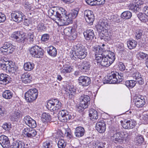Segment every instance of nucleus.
<instances>
[{
    "instance_id": "nucleus-24",
    "label": "nucleus",
    "mask_w": 148,
    "mask_h": 148,
    "mask_svg": "<svg viewBox=\"0 0 148 148\" xmlns=\"http://www.w3.org/2000/svg\"><path fill=\"white\" fill-rule=\"evenodd\" d=\"M96 128L99 133L103 132L106 129V124L104 122L102 121L96 123Z\"/></svg>"
},
{
    "instance_id": "nucleus-13",
    "label": "nucleus",
    "mask_w": 148,
    "mask_h": 148,
    "mask_svg": "<svg viewBox=\"0 0 148 148\" xmlns=\"http://www.w3.org/2000/svg\"><path fill=\"white\" fill-rule=\"evenodd\" d=\"M79 106L83 108H86L88 107L90 103V97L86 95H83L79 98Z\"/></svg>"
},
{
    "instance_id": "nucleus-53",
    "label": "nucleus",
    "mask_w": 148,
    "mask_h": 148,
    "mask_svg": "<svg viewBox=\"0 0 148 148\" xmlns=\"http://www.w3.org/2000/svg\"><path fill=\"white\" fill-rule=\"evenodd\" d=\"M66 145V142L63 139L60 140L58 141V148H64Z\"/></svg>"
},
{
    "instance_id": "nucleus-37",
    "label": "nucleus",
    "mask_w": 148,
    "mask_h": 148,
    "mask_svg": "<svg viewBox=\"0 0 148 148\" xmlns=\"http://www.w3.org/2000/svg\"><path fill=\"white\" fill-rule=\"evenodd\" d=\"M97 31L100 33L103 32L107 28L104 22H102L96 26Z\"/></svg>"
},
{
    "instance_id": "nucleus-3",
    "label": "nucleus",
    "mask_w": 148,
    "mask_h": 148,
    "mask_svg": "<svg viewBox=\"0 0 148 148\" xmlns=\"http://www.w3.org/2000/svg\"><path fill=\"white\" fill-rule=\"evenodd\" d=\"M95 59L97 60V64L99 67H107L112 63L108 59L103 55V54H99L96 56Z\"/></svg>"
},
{
    "instance_id": "nucleus-28",
    "label": "nucleus",
    "mask_w": 148,
    "mask_h": 148,
    "mask_svg": "<svg viewBox=\"0 0 148 148\" xmlns=\"http://www.w3.org/2000/svg\"><path fill=\"white\" fill-rule=\"evenodd\" d=\"M89 116L90 119L94 121L97 120L98 117V113L97 111L92 108L90 109L89 110Z\"/></svg>"
},
{
    "instance_id": "nucleus-12",
    "label": "nucleus",
    "mask_w": 148,
    "mask_h": 148,
    "mask_svg": "<svg viewBox=\"0 0 148 148\" xmlns=\"http://www.w3.org/2000/svg\"><path fill=\"white\" fill-rule=\"evenodd\" d=\"M12 18L14 21L20 23L22 21L25 17L23 13L20 11H13L11 14Z\"/></svg>"
},
{
    "instance_id": "nucleus-39",
    "label": "nucleus",
    "mask_w": 148,
    "mask_h": 148,
    "mask_svg": "<svg viewBox=\"0 0 148 148\" xmlns=\"http://www.w3.org/2000/svg\"><path fill=\"white\" fill-rule=\"evenodd\" d=\"M13 95V93L10 90H5L3 93V97L5 99H11Z\"/></svg>"
},
{
    "instance_id": "nucleus-41",
    "label": "nucleus",
    "mask_w": 148,
    "mask_h": 148,
    "mask_svg": "<svg viewBox=\"0 0 148 148\" xmlns=\"http://www.w3.org/2000/svg\"><path fill=\"white\" fill-rule=\"evenodd\" d=\"M42 148H53V144L52 141L50 140H47L42 144Z\"/></svg>"
},
{
    "instance_id": "nucleus-6",
    "label": "nucleus",
    "mask_w": 148,
    "mask_h": 148,
    "mask_svg": "<svg viewBox=\"0 0 148 148\" xmlns=\"http://www.w3.org/2000/svg\"><path fill=\"white\" fill-rule=\"evenodd\" d=\"M130 71V79H133L136 81H137L140 85L143 84L144 80L140 73L134 69H132Z\"/></svg>"
},
{
    "instance_id": "nucleus-4",
    "label": "nucleus",
    "mask_w": 148,
    "mask_h": 148,
    "mask_svg": "<svg viewBox=\"0 0 148 148\" xmlns=\"http://www.w3.org/2000/svg\"><path fill=\"white\" fill-rule=\"evenodd\" d=\"M38 94V92L36 89H30L25 93V100L28 102H32L37 99Z\"/></svg>"
},
{
    "instance_id": "nucleus-22",
    "label": "nucleus",
    "mask_w": 148,
    "mask_h": 148,
    "mask_svg": "<svg viewBox=\"0 0 148 148\" xmlns=\"http://www.w3.org/2000/svg\"><path fill=\"white\" fill-rule=\"evenodd\" d=\"M85 38L88 40L91 41L95 36L94 31L92 29H87L84 33Z\"/></svg>"
},
{
    "instance_id": "nucleus-35",
    "label": "nucleus",
    "mask_w": 148,
    "mask_h": 148,
    "mask_svg": "<svg viewBox=\"0 0 148 148\" xmlns=\"http://www.w3.org/2000/svg\"><path fill=\"white\" fill-rule=\"evenodd\" d=\"M48 53L51 56L53 57H55L57 54V50L56 49L53 47L51 46L49 47L47 49Z\"/></svg>"
},
{
    "instance_id": "nucleus-50",
    "label": "nucleus",
    "mask_w": 148,
    "mask_h": 148,
    "mask_svg": "<svg viewBox=\"0 0 148 148\" xmlns=\"http://www.w3.org/2000/svg\"><path fill=\"white\" fill-rule=\"evenodd\" d=\"M143 31L141 29H137L135 32V36L137 40L141 38L143 35Z\"/></svg>"
},
{
    "instance_id": "nucleus-29",
    "label": "nucleus",
    "mask_w": 148,
    "mask_h": 148,
    "mask_svg": "<svg viewBox=\"0 0 148 148\" xmlns=\"http://www.w3.org/2000/svg\"><path fill=\"white\" fill-rule=\"evenodd\" d=\"M21 79L22 82L26 84L31 82L32 77L30 74L25 73L22 75Z\"/></svg>"
},
{
    "instance_id": "nucleus-46",
    "label": "nucleus",
    "mask_w": 148,
    "mask_h": 148,
    "mask_svg": "<svg viewBox=\"0 0 148 148\" xmlns=\"http://www.w3.org/2000/svg\"><path fill=\"white\" fill-rule=\"evenodd\" d=\"M137 117L142 121H144L148 122V112H145L143 115L137 114Z\"/></svg>"
},
{
    "instance_id": "nucleus-64",
    "label": "nucleus",
    "mask_w": 148,
    "mask_h": 148,
    "mask_svg": "<svg viewBox=\"0 0 148 148\" xmlns=\"http://www.w3.org/2000/svg\"><path fill=\"white\" fill-rule=\"evenodd\" d=\"M136 124V121L134 119H131L130 120V129L133 128Z\"/></svg>"
},
{
    "instance_id": "nucleus-27",
    "label": "nucleus",
    "mask_w": 148,
    "mask_h": 148,
    "mask_svg": "<svg viewBox=\"0 0 148 148\" xmlns=\"http://www.w3.org/2000/svg\"><path fill=\"white\" fill-rule=\"evenodd\" d=\"M85 133L84 129L82 127H77L75 130L74 134L75 136L80 138L83 136Z\"/></svg>"
},
{
    "instance_id": "nucleus-21",
    "label": "nucleus",
    "mask_w": 148,
    "mask_h": 148,
    "mask_svg": "<svg viewBox=\"0 0 148 148\" xmlns=\"http://www.w3.org/2000/svg\"><path fill=\"white\" fill-rule=\"evenodd\" d=\"M79 84L83 86H86L88 85L91 82L89 77L84 76H80L78 79Z\"/></svg>"
},
{
    "instance_id": "nucleus-43",
    "label": "nucleus",
    "mask_w": 148,
    "mask_h": 148,
    "mask_svg": "<svg viewBox=\"0 0 148 148\" xmlns=\"http://www.w3.org/2000/svg\"><path fill=\"white\" fill-rule=\"evenodd\" d=\"M41 119L43 122H48L51 120V116L48 113H43Z\"/></svg>"
},
{
    "instance_id": "nucleus-17",
    "label": "nucleus",
    "mask_w": 148,
    "mask_h": 148,
    "mask_svg": "<svg viewBox=\"0 0 148 148\" xmlns=\"http://www.w3.org/2000/svg\"><path fill=\"white\" fill-rule=\"evenodd\" d=\"M23 121L26 124L31 128H34L37 126L36 121L29 116H25Z\"/></svg>"
},
{
    "instance_id": "nucleus-20",
    "label": "nucleus",
    "mask_w": 148,
    "mask_h": 148,
    "mask_svg": "<svg viewBox=\"0 0 148 148\" xmlns=\"http://www.w3.org/2000/svg\"><path fill=\"white\" fill-rule=\"evenodd\" d=\"M0 144L4 148H9L10 146L9 138L4 135H2L0 136Z\"/></svg>"
},
{
    "instance_id": "nucleus-40",
    "label": "nucleus",
    "mask_w": 148,
    "mask_h": 148,
    "mask_svg": "<svg viewBox=\"0 0 148 148\" xmlns=\"http://www.w3.org/2000/svg\"><path fill=\"white\" fill-rule=\"evenodd\" d=\"M136 56L139 60H145L146 61L148 59V55L143 52L138 53Z\"/></svg>"
},
{
    "instance_id": "nucleus-25",
    "label": "nucleus",
    "mask_w": 148,
    "mask_h": 148,
    "mask_svg": "<svg viewBox=\"0 0 148 148\" xmlns=\"http://www.w3.org/2000/svg\"><path fill=\"white\" fill-rule=\"evenodd\" d=\"M112 63L115 59V54L113 52L108 50L105 51L103 53V55Z\"/></svg>"
},
{
    "instance_id": "nucleus-23",
    "label": "nucleus",
    "mask_w": 148,
    "mask_h": 148,
    "mask_svg": "<svg viewBox=\"0 0 148 148\" xmlns=\"http://www.w3.org/2000/svg\"><path fill=\"white\" fill-rule=\"evenodd\" d=\"M90 66V64L89 61H84L81 63L80 69L82 72H85L89 71Z\"/></svg>"
},
{
    "instance_id": "nucleus-60",
    "label": "nucleus",
    "mask_w": 148,
    "mask_h": 148,
    "mask_svg": "<svg viewBox=\"0 0 148 148\" xmlns=\"http://www.w3.org/2000/svg\"><path fill=\"white\" fill-rule=\"evenodd\" d=\"M61 14H58L57 16H52V17H51V18L55 22L57 23V22H58L60 18Z\"/></svg>"
},
{
    "instance_id": "nucleus-42",
    "label": "nucleus",
    "mask_w": 148,
    "mask_h": 148,
    "mask_svg": "<svg viewBox=\"0 0 148 148\" xmlns=\"http://www.w3.org/2000/svg\"><path fill=\"white\" fill-rule=\"evenodd\" d=\"M144 138L142 136L139 135L135 138L134 141L137 145H140L144 142Z\"/></svg>"
},
{
    "instance_id": "nucleus-18",
    "label": "nucleus",
    "mask_w": 148,
    "mask_h": 148,
    "mask_svg": "<svg viewBox=\"0 0 148 148\" xmlns=\"http://www.w3.org/2000/svg\"><path fill=\"white\" fill-rule=\"evenodd\" d=\"M143 3L142 0H138L134 3H132L130 5V9L135 13L139 12L141 10V5Z\"/></svg>"
},
{
    "instance_id": "nucleus-51",
    "label": "nucleus",
    "mask_w": 148,
    "mask_h": 148,
    "mask_svg": "<svg viewBox=\"0 0 148 148\" xmlns=\"http://www.w3.org/2000/svg\"><path fill=\"white\" fill-rule=\"evenodd\" d=\"M64 33L65 35L69 36H72V28L71 27H67L64 29Z\"/></svg>"
},
{
    "instance_id": "nucleus-63",
    "label": "nucleus",
    "mask_w": 148,
    "mask_h": 148,
    "mask_svg": "<svg viewBox=\"0 0 148 148\" xmlns=\"http://www.w3.org/2000/svg\"><path fill=\"white\" fill-rule=\"evenodd\" d=\"M6 20L5 15L1 12H0V23L3 22Z\"/></svg>"
},
{
    "instance_id": "nucleus-2",
    "label": "nucleus",
    "mask_w": 148,
    "mask_h": 148,
    "mask_svg": "<svg viewBox=\"0 0 148 148\" xmlns=\"http://www.w3.org/2000/svg\"><path fill=\"white\" fill-rule=\"evenodd\" d=\"M62 107V103L57 99H53L47 103V107L51 111H57Z\"/></svg>"
},
{
    "instance_id": "nucleus-61",
    "label": "nucleus",
    "mask_w": 148,
    "mask_h": 148,
    "mask_svg": "<svg viewBox=\"0 0 148 148\" xmlns=\"http://www.w3.org/2000/svg\"><path fill=\"white\" fill-rule=\"evenodd\" d=\"M116 76L118 78V82H117V83H120L122 81V79H123V74L121 73L120 74L119 73H117V74H116Z\"/></svg>"
},
{
    "instance_id": "nucleus-59",
    "label": "nucleus",
    "mask_w": 148,
    "mask_h": 148,
    "mask_svg": "<svg viewBox=\"0 0 148 148\" xmlns=\"http://www.w3.org/2000/svg\"><path fill=\"white\" fill-rule=\"evenodd\" d=\"M58 11L61 14V16L62 17H64L65 15L68 16V14H66V11L62 8H60Z\"/></svg>"
},
{
    "instance_id": "nucleus-55",
    "label": "nucleus",
    "mask_w": 148,
    "mask_h": 148,
    "mask_svg": "<svg viewBox=\"0 0 148 148\" xmlns=\"http://www.w3.org/2000/svg\"><path fill=\"white\" fill-rule=\"evenodd\" d=\"M130 12L129 11H125L122 13L121 15V17L125 19L130 18Z\"/></svg>"
},
{
    "instance_id": "nucleus-32",
    "label": "nucleus",
    "mask_w": 148,
    "mask_h": 148,
    "mask_svg": "<svg viewBox=\"0 0 148 148\" xmlns=\"http://www.w3.org/2000/svg\"><path fill=\"white\" fill-rule=\"evenodd\" d=\"M6 74H0V84L5 85L9 83V78Z\"/></svg>"
},
{
    "instance_id": "nucleus-48",
    "label": "nucleus",
    "mask_w": 148,
    "mask_h": 148,
    "mask_svg": "<svg viewBox=\"0 0 148 148\" xmlns=\"http://www.w3.org/2000/svg\"><path fill=\"white\" fill-rule=\"evenodd\" d=\"M137 16L139 19L142 22H145L147 20V15L144 13H139L137 14Z\"/></svg>"
},
{
    "instance_id": "nucleus-5",
    "label": "nucleus",
    "mask_w": 148,
    "mask_h": 148,
    "mask_svg": "<svg viewBox=\"0 0 148 148\" xmlns=\"http://www.w3.org/2000/svg\"><path fill=\"white\" fill-rule=\"evenodd\" d=\"M29 51L30 54L35 58H41L44 54L43 50L37 45L32 47L29 49Z\"/></svg>"
},
{
    "instance_id": "nucleus-7",
    "label": "nucleus",
    "mask_w": 148,
    "mask_h": 148,
    "mask_svg": "<svg viewBox=\"0 0 148 148\" xmlns=\"http://www.w3.org/2000/svg\"><path fill=\"white\" fill-rule=\"evenodd\" d=\"M111 134V140L115 143H121L123 142L122 139L120 137V132H118L116 129L114 128H112L110 131Z\"/></svg>"
},
{
    "instance_id": "nucleus-16",
    "label": "nucleus",
    "mask_w": 148,
    "mask_h": 148,
    "mask_svg": "<svg viewBox=\"0 0 148 148\" xmlns=\"http://www.w3.org/2000/svg\"><path fill=\"white\" fill-rule=\"evenodd\" d=\"M59 118L62 122H66L71 119L72 116L66 110H62L59 112Z\"/></svg>"
},
{
    "instance_id": "nucleus-44",
    "label": "nucleus",
    "mask_w": 148,
    "mask_h": 148,
    "mask_svg": "<svg viewBox=\"0 0 148 148\" xmlns=\"http://www.w3.org/2000/svg\"><path fill=\"white\" fill-rule=\"evenodd\" d=\"M107 28L103 32H102V34L103 35L102 36V37H101V39H104L105 38V37H107L108 40H109L110 39L111 37V33L108 31Z\"/></svg>"
},
{
    "instance_id": "nucleus-1",
    "label": "nucleus",
    "mask_w": 148,
    "mask_h": 148,
    "mask_svg": "<svg viewBox=\"0 0 148 148\" xmlns=\"http://www.w3.org/2000/svg\"><path fill=\"white\" fill-rule=\"evenodd\" d=\"M0 61V68L7 73H15L17 70V68L14 65L10 64L9 62L4 59Z\"/></svg>"
},
{
    "instance_id": "nucleus-62",
    "label": "nucleus",
    "mask_w": 148,
    "mask_h": 148,
    "mask_svg": "<svg viewBox=\"0 0 148 148\" xmlns=\"http://www.w3.org/2000/svg\"><path fill=\"white\" fill-rule=\"evenodd\" d=\"M137 43L134 40L130 41V49L135 47Z\"/></svg>"
},
{
    "instance_id": "nucleus-33",
    "label": "nucleus",
    "mask_w": 148,
    "mask_h": 148,
    "mask_svg": "<svg viewBox=\"0 0 148 148\" xmlns=\"http://www.w3.org/2000/svg\"><path fill=\"white\" fill-rule=\"evenodd\" d=\"M85 1L88 4L94 5L95 4H103L105 3V0H85Z\"/></svg>"
},
{
    "instance_id": "nucleus-8",
    "label": "nucleus",
    "mask_w": 148,
    "mask_h": 148,
    "mask_svg": "<svg viewBox=\"0 0 148 148\" xmlns=\"http://www.w3.org/2000/svg\"><path fill=\"white\" fill-rule=\"evenodd\" d=\"M132 99L135 105L138 108L142 107L146 103L144 97L139 95H135L133 97Z\"/></svg>"
},
{
    "instance_id": "nucleus-36",
    "label": "nucleus",
    "mask_w": 148,
    "mask_h": 148,
    "mask_svg": "<svg viewBox=\"0 0 148 148\" xmlns=\"http://www.w3.org/2000/svg\"><path fill=\"white\" fill-rule=\"evenodd\" d=\"M78 13V11L76 10H72L70 13L68 14V16H66V18H67L69 21L71 23L72 19L75 18L76 17Z\"/></svg>"
},
{
    "instance_id": "nucleus-38",
    "label": "nucleus",
    "mask_w": 148,
    "mask_h": 148,
    "mask_svg": "<svg viewBox=\"0 0 148 148\" xmlns=\"http://www.w3.org/2000/svg\"><path fill=\"white\" fill-rule=\"evenodd\" d=\"M75 54L78 58L80 59H83L85 58L86 56L87 52V50H83V51L80 52H75Z\"/></svg>"
},
{
    "instance_id": "nucleus-58",
    "label": "nucleus",
    "mask_w": 148,
    "mask_h": 148,
    "mask_svg": "<svg viewBox=\"0 0 148 148\" xmlns=\"http://www.w3.org/2000/svg\"><path fill=\"white\" fill-rule=\"evenodd\" d=\"M2 127L5 130L8 131L11 128V125L9 123H5L3 124Z\"/></svg>"
},
{
    "instance_id": "nucleus-19",
    "label": "nucleus",
    "mask_w": 148,
    "mask_h": 148,
    "mask_svg": "<svg viewBox=\"0 0 148 148\" xmlns=\"http://www.w3.org/2000/svg\"><path fill=\"white\" fill-rule=\"evenodd\" d=\"M23 114L21 111L18 110H15L11 115L10 119L13 121H17L23 116Z\"/></svg>"
},
{
    "instance_id": "nucleus-26",
    "label": "nucleus",
    "mask_w": 148,
    "mask_h": 148,
    "mask_svg": "<svg viewBox=\"0 0 148 148\" xmlns=\"http://www.w3.org/2000/svg\"><path fill=\"white\" fill-rule=\"evenodd\" d=\"M12 148H25V143L22 141L14 140L12 144Z\"/></svg>"
},
{
    "instance_id": "nucleus-34",
    "label": "nucleus",
    "mask_w": 148,
    "mask_h": 148,
    "mask_svg": "<svg viewBox=\"0 0 148 148\" xmlns=\"http://www.w3.org/2000/svg\"><path fill=\"white\" fill-rule=\"evenodd\" d=\"M34 66V64L32 62H27L24 64V68L25 71H30L33 69Z\"/></svg>"
},
{
    "instance_id": "nucleus-52",
    "label": "nucleus",
    "mask_w": 148,
    "mask_h": 148,
    "mask_svg": "<svg viewBox=\"0 0 148 148\" xmlns=\"http://www.w3.org/2000/svg\"><path fill=\"white\" fill-rule=\"evenodd\" d=\"M34 39V34L33 33H29L28 34L27 38L26 37V39L27 41H29L30 43H32ZM28 42V41H27Z\"/></svg>"
},
{
    "instance_id": "nucleus-15",
    "label": "nucleus",
    "mask_w": 148,
    "mask_h": 148,
    "mask_svg": "<svg viewBox=\"0 0 148 148\" xmlns=\"http://www.w3.org/2000/svg\"><path fill=\"white\" fill-rule=\"evenodd\" d=\"M84 15L86 22L90 25H92L95 19V16L93 12L89 10H85Z\"/></svg>"
},
{
    "instance_id": "nucleus-45",
    "label": "nucleus",
    "mask_w": 148,
    "mask_h": 148,
    "mask_svg": "<svg viewBox=\"0 0 148 148\" xmlns=\"http://www.w3.org/2000/svg\"><path fill=\"white\" fill-rule=\"evenodd\" d=\"M71 68L68 65H64L60 69V72L64 73H66L71 72Z\"/></svg>"
},
{
    "instance_id": "nucleus-57",
    "label": "nucleus",
    "mask_w": 148,
    "mask_h": 148,
    "mask_svg": "<svg viewBox=\"0 0 148 148\" xmlns=\"http://www.w3.org/2000/svg\"><path fill=\"white\" fill-rule=\"evenodd\" d=\"M57 12V11L55 10V8H53V9H49L48 11V15L51 17H52V16L54 14H56V13Z\"/></svg>"
},
{
    "instance_id": "nucleus-49",
    "label": "nucleus",
    "mask_w": 148,
    "mask_h": 148,
    "mask_svg": "<svg viewBox=\"0 0 148 148\" xmlns=\"http://www.w3.org/2000/svg\"><path fill=\"white\" fill-rule=\"evenodd\" d=\"M46 29V27L43 23L39 24L38 26L37 30L39 32H43L45 31Z\"/></svg>"
},
{
    "instance_id": "nucleus-47",
    "label": "nucleus",
    "mask_w": 148,
    "mask_h": 148,
    "mask_svg": "<svg viewBox=\"0 0 148 148\" xmlns=\"http://www.w3.org/2000/svg\"><path fill=\"white\" fill-rule=\"evenodd\" d=\"M74 49H75L74 52H80L83 51V50H86L85 47L83 45L78 44L74 46Z\"/></svg>"
},
{
    "instance_id": "nucleus-14",
    "label": "nucleus",
    "mask_w": 148,
    "mask_h": 148,
    "mask_svg": "<svg viewBox=\"0 0 148 148\" xmlns=\"http://www.w3.org/2000/svg\"><path fill=\"white\" fill-rule=\"evenodd\" d=\"M23 132L28 137L32 138L35 137L37 138L40 137L39 135L37 134L36 130L32 128H25L23 130Z\"/></svg>"
},
{
    "instance_id": "nucleus-9",
    "label": "nucleus",
    "mask_w": 148,
    "mask_h": 148,
    "mask_svg": "<svg viewBox=\"0 0 148 148\" xmlns=\"http://www.w3.org/2000/svg\"><path fill=\"white\" fill-rule=\"evenodd\" d=\"M15 50V47L10 43L6 42L4 43L3 46L0 48V51L2 53H5L9 54L12 53Z\"/></svg>"
},
{
    "instance_id": "nucleus-10",
    "label": "nucleus",
    "mask_w": 148,
    "mask_h": 148,
    "mask_svg": "<svg viewBox=\"0 0 148 148\" xmlns=\"http://www.w3.org/2000/svg\"><path fill=\"white\" fill-rule=\"evenodd\" d=\"M15 50V47L10 43L6 42L4 43L3 46L0 48V51L2 53H5L9 54L12 53Z\"/></svg>"
},
{
    "instance_id": "nucleus-56",
    "label": "nucleus",
    "mask_w": 148,
    "mask_h": 148,
    "mask_svg": "<svg viewBox=\"0 0 148 148\" xmlns=\"http://www.w3.org/2000/svg\"><path fill=\"white\" fill-rule=\"evenodd\" d=\"M49 38V35L48 34H45L42 35L41 40L42 42L48 41Z\"/></svg>"
},
{
    "instance_id": "nucleus-31",
    "label": "nucleus",
    "mask_w": 148,
    "mask_h": 148,
    "mask_svg": "<svg viewBox=\"0 0 148 148\" xmlns=\"http://www.w3.org/2000/svg\"><path fill=\"white\" fill-rule=\"evenodd\" d=\"M118 82V78L116 76V74L113 73L109 76L106 82V83L109 84L117 83Z\"/></svg>"
},
{
    "instance_id": "nucleus-30",
    "label": "nucleus",
    "mask_w": 148,
    "mask_h": 148,
    "mask_svg": "<svg viewBox=\"0 0 148 148\" xmlns=\"http://www.w3.org/2000/svg\"><path fill=\"white\" fill-rule=\"evenodd\" d=\"M71 23L69 21L66 16H64V17H62L60 20L57 22V24L60 26H63L64 25H67Z\"/></svg>"
},
{
    "instance_id": "nucleus-54",
    "label": "nucleus",
    "mask_w": 148,
    "mask_h": 148,
    "mask_svg": "<svg viewBox=\"0 0 148 148\" xmlns=\"http://www.w3.org/2000/svg\"><path fill=\"white\" fill-rule=\"evenodd\" d=\"M106 143L97 142L94 146L95 148H105Z\"/></svg>"
},
{
    "instance_id": "nucleus-11",
    "label": "nucleus",
    "mask_w": 148,
    "mask_h": 148,
    "mask_svg": "<svg viewBox=\"0 0 148 148\" xmlns=\"http://www.w3.org/2000/svg\"><path fill=\"white\" fill-rule=\"evenodd\" d=\"M11 37L16 40L18 42L23 43L26 41V34L22 32H15L12 34Z\"/></svg>"
}]
</instances>
